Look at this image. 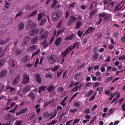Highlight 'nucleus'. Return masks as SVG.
Returning <instances> with one entry per match:
<instances>
[{"label": "nucleus", "instance_id": "obj_1", "mask_svg": "<svg viewBox=\"0 0 125 125\" xmlns=\"http://www.w3.org/2000/svg\"><path fill=\"white\" fill-rule=\"evenodd\" d=\"M79 42H76L73 44V46H70L69 47L66 48L62 53H61V56L62 58H65L67 55H68V53H70L73 49H74V48H79Z\"/></svg>", "mask_w": 125, "mask_h": 125}, {"label": "nucleus", "instance_id": "obj_2", "mask_svg": "<svg viewBox=\"0 0 125 125\" xmlns=\"http://www.w3.org/2000/svg\"><path fill=\"white\" fill-rule=\"evenodd\" d=\"M62 16V12L61 11H54L51 15V18L53 21L56 22Z\"/></svg>", "mask_w": 125, "mask_h": 125}, {"label": "nucleus", "instance_id": "obj_3", "mask_svg": "<svg viewBox=\"0 0 125 125\" xmlns=\"http://www.w3.org/2000/svg\"><path fill=\"white\" fill-rule=\"evenodd\" d=\"M30 83V76H29V74L26 72L23 74V79L22 80L23 84H27Z\"/></svg>", "mask_w": 125, "mask_h": 125}, {"label": "nucleus", "instance_id": "obj_4", "mask_svg": "<svg viewBox=\"0 0 125 125\" xmlns=\"http://www.w3.org/2000/svg\"><path fill=\"white\" fill-rule=\"evenodd\" d=\"M115 9L116 10H124L125 9V1L122 0L119 4L116 6Z\"/></svg>", "mask_w": 125, "mask_h": 125}, {"label": "nucleus", "instance_id": "obj_5", "mask_svg": "<svg viewBox=\"0 0 125 125\" xmlns=\"http://www.w3.org/2000/svg\"><path fill=\"white\" fill-rule=\"evenodd\" d=\"M20 82V75L18 74L13 80L12 82V85L13 86H15V85H17Z\"/></svg>", "mask_w": 125, "mask_h": 125}, {"label": "nucleus", "instance_id": "obj_6", "mask_svg": "<svg viewBox=\"0 0 125 125\" xmlns=\"http://www.w3.org/2000/svg\"><path fill=\"white\" fill-rule=\"evenodd\" d=\"M30 39L31 38L30 37L26 36L23 40L24 42L21 43V46L24 47L28 45V44H29V42H30Z\"/></svg>", "mask_w": 125, "mask_h": 125}, {"label": "nucleus", "instance_id": "obj_7", "mask_svg": "<svg viewBox=\"0 0 125 125\" xmlns=\"http://www.w3.org/2000/svg\"><path fill=\"white\" fill-rule=\"evenodd\" d=\"M77 18L75 16L72 15L70 16L69 22L68 23V26H71L72 23L76 22Z\"/></svg>", "mask_w": 125, "mask_h": 125}, {"label": "nucleus", "instance_id": "obj_8", "mask_svg": "<svg viewBox=\"0 0 125 125\" xmlns=\"http://www.w3.org/2000/svg\"><path fill=\"white\" fill-rule=\"evenodd\" d=\"M38 33H40V29L35 28L30 31V36H36Z\"/></svg>", "mask_w": 125, "mask_h": 125}, {"label": "nucleus", "instance_id": "obj_9", "mask_svg": "<svg viewBox=\"0 0 125 125\" xmlns=\"http://www.w3.org/2000/svg\"><path fill=\"white\" fill-rule=\"evenodd\" d=\"M26 111H28V108L21 109L20 111L17 112L16 115L17 117H19L20 115L26 114Z\"/></svg>", "mask_w": 125, "mask_h": 125}, {"label": "nucleus", "instance_id": "obj_10", "mask_svg": "<svg viewBox=\"0 0 125 125\" xmlns=\"http://www.w3.org/2000/svg\"><path fill=\"white\" fill-rule=\"evenodd\" d=\"M50 60L51 62V63H52V64H54V63H55V62H56V60H57V56H56V55L53 54L50 56Z\"/></svg>", "mask_w": 125, "mask_h": 125}, {"label": "nucleus", "instance_id": "obj_11", "mask_svg": "<svg viewBox=\"0 0 125 125\" xmlns=\"http://www.w3.org/2000/svg\"><path fill=\"white\" fill-rule=\"evenodd\" d=\"M62 38L61 37H59L57 39V40H56L54 44H55V45L56 46H59V45H60V44H61V42H62Z\"/></svg>", "mask_w": 125, "mask_h": 125}, {"label": "nucleus", "instance_id": "obj_12", "mask_svg": "<svg viewBox=\"0 0 125 125\" xmlns=\"http://www.w3.org/2000/svg\"><path fill=\"white\" fill-rule=\"evenodd\" d=\"M29 60H30V56H25L21 59V61L22 63H27V62H28V61H29Z\"/></svg>", "mask_w": 125, "mask_h": 125}, {"label": "nucleus", "instance_id": "obj_13", "mask_svg": "<svg viewBox=\"0 0 125 125\" xmlns=\"http://www.w3.org/2000/svg\"><path fill=\"white\" fill-rule=\"evenodd\" d=\"M28 96L31 98L32 101L36 100V93H33V92H30L28 94Z\"/></svg>", "mask_w": 125, "mask_h": 125}, {"label": "nucleus", "instance_id": "obj_14", "mask_svg": "<svg viewBox=\"0 0 125 125\" xmlns=\"http://www.w3.org/2000/svg\"><path fill=\"white\" fill-rule=\"evenodd\" d=\"M57 115V110L56 109L54 110V111L53 112H51L50 114H49V116H52L50 118V120H52V119H54L56 117Z\"/></svg>", "mask_w": 125, "mask_h": 125}, {"label": "nucleus", "instance_id": "obj_15", "mask_svg": "<svg viewBox=\"0 0 125 125\" xmlns=\"http://www.w3.org/2000/svg\"><path fill=\"white\" fill-rule=\"evenodd\" d=\"M31 88V87L30 86V85H26L23 89V93H27V92H29L30 91V89Z\"/></svg>", "mask_w": 125, "mask_h": 125}, {"label": "nucleus", "instance_id": "obj_16", "mask_svg": "<svg viewBox=\"0 0 125 125\" xmlns=\"http://www.w3.org/2000/svg\"><path fill=\"white\" fill-rule=\"evenodd\" d=\"M7 74V71L5 69H3L0 72V79L1 78H3V77H5L6 74Z\"/></svg>", "mask_w": 125, "mask_h": 125}, {"label": "nucleus", "instance_id": "obj_17", "mask_svg": "<svg viewBox=\"0 0 125 125\" xmlns=\"http://www.w3.org/2000/svg\"><path fill=\"white\" fill-rule=\"evenodd\" d=\"M36 81L38 83H42V78L40 74L38 73L36 75Z\"/></svg>", "mask_w": 125, "mask_h": 125}, {"label": "nucleus", "instance_id": "obj_18", "mask_svg": "<svg viewBox=\"0 0 125 125\" xmlns=\"http://www.w3.org/2000/svg\"><path fill=\"white\" fill-rule=\"evenodd\" d=\"M55 89V86H53V85H51L47 88V90L48 91V92H52Z\"/></svg>", "mask_w": 125, "mask_h": 125}, {"label": "nucleus", "instance_id": "obj_19", "mask_svg": "<svg viewBox=\"0 0 125 125\" xmlns=\"http://www.w3.org/2000/svg\"><path fill=\"white\" fill-rule=\"evenodd\" d=\"M37 6L36 5H33L32 6H30V5H27L25 7V10H32V9H34Z\"/></svg>", "mask_w": 125, "mask_h": 125}, {"label": "nucleus", "instance_id": "obj_20", "mask_svg": "<svg viewBox=\"0 0 125 125\" xmlns=\"http://www.w3.org/2000/svg\"><path fill=\"white\" fill-rule=\"evenodd\" d=\"M46 88V86H41L39 87L38 89L39 93L41 94L42 93V91H44Z\"/></svg>", "mask_w": 125, "mask_h": 125}, {"label": "nucleus", "instance_id": "obj_21", "mask_svg": "<svg viewBox=\"0 0 125 125\" xmlns=\"http://www.w3.org/2000/svg\"><path fill=\"white\" fill-rule=\"evenodd\" d=\"M48 36V32L46 31L44 32L42 35H41L40 40H42L43 39H46V38H47Z\"/></svg>", "mask_w": 125, "mask_h": 125}, {"label": "nucleus", "instance_id": "obj_22", "mask_svg": "<svg viewBox=\"0 0 125 125\" xmlns=\"http://www.w3.org/2000/svg\"><path fill=\"white\" fill-rule=\"evenodd\" d=\"M96 12H97V10H96V9H94L93 10H92L89 14V19H91L92 17H93V16L96 14Z\"/></svg>", "mask_w": 125, "mask_h": 125}, {"label": "nucleus", "instance_id": "obj_23", "mask_svg": "<svg viewBox=\"0 0 125 125\" xmlns=\"http://www.w3.org/2000/svg\"><path fill=\"white\" fill-rule=\"evenodd\" d=\"M74 37H75L74 34H71V35H69L65 38V40L67 41V42H69V40L72 41V40L74 39Z\"/></svg>", "mask_w": 125, "mask_h": 125}, {"label": "nucleus", "instance_id": "obj_24", "mask_svg": "<svg viewBox=\"0 0 125 125\" xmlns=\"http://www.w3.org/2000/svg\"><path fill=\"white\" fill-rule=\"evenodd\" d=\"M38 36H36V37L31 39L32 44H35L37 43V42H38Z\"/></svg>", "mask_w": 125, "mask_h": 125}, {"label": "nucleus", "instance_id": "obj_25", "mask_svg": "<svg viewBox=\"0 0 125 125\" xmlns=\"http://www.w3.org/2000/svg\"><path fill=\"white\" fill-rule=\"evenodd\" d=\"M94 28L92 26L89 27L86 31L85 32L84 34H89V33H91L92 31H93Z\"/></svg>", "mask_w": 125, "mask_h": 125}, {"label": "nucleus", "instance_id": "obj_26", "mask_svg": "<svg viewBox=\"0 0 125 125\" xmlns=\"http://www.w3.org/2000/svg\"><path fill=\"white\" fill-rule=\"evenodd\" d=\"M114 79H115V77L114 76H111L110 77H108L107 78H106L104 82L106 83H110V82L112 81V80H114Z\"/></svg>", "mask_w": 125, "mask_h": 125}, {"label": "nucleus", "instance_id": "obj_27", "mask_svg": "<svg viewBox=\"0 0 125 125\" xmlns=\"http://www.w3.org/2000/svg\"><path fill=\"white\" fill-rule=\"evenodd\" d=\"M82 22H81L80 21H78L76 23V26L75 27V29H80V28H81L82 26Z\"/></svg>", "mask_w": 125, "mask_h": 125}, {"label": "nucleus", "instance_id": "obj_28", "mask_svg": "<svg viewBox=\"0 0 125 125\" xmlns=\"http://www.w3.org/2000/svg\"><path fill=\"white\" fill-rule=\"evenodd\" d=\"M93 57L94 58L93 60L96 61V60L98 59V57H99V54L97 53H94V54L93 55Z\"/></svg>", "mask_w": 125, "mask_h": 125}, {"label": "nucleus", "instance_id": "obj_29", "mask_svg": "<svg viewBox=\"0 0 125 125\" xmlns=\"http://www.w3.org/2000/svg\"><path fill=\"white\" fill-rule=\"evenodd\" d=\"M18 28L20 31H22V30L24 29V23H20L19 24Z\"/></svg>", "mask_w": 125, "mask_h": 125}, {"label": "nucleus", "instance_id": "obj_30", "mask_svg": "<svg viewBox=\"0 0 125 125\" xmlns=\"http://www.w3.org/2000/svg\"><path fill=\"white\" fill-rule=\"evenodd\" d=\"M109 18H111V15L110 14L106 15L105 16H104V18L103 20V22H106V20H108Z\"/></svg>", "mask_w": 125, "mask_h": 125}, {"label": "nucleus", "instance_id": "obj_31", "mask_svg": "<svg viewBox=\"0 0 125 125\" xmlns=\"http://www.w3.org/2000/svg\"><path fill=\"white\" fill-rule=\"evenodd\" d=\"M5 63V61L4 60V59H1L0 60V68H1L4 65V63Z\"/></svg>", "mask_w": 125, "mask_h": 125}, {"label": "nucleus", "instance_id": "obj_32", "mask_svg": "<svg viewBox=\"0 0 125 125\" xmlns=\"http://www.w3.org/2000/svg\"><path fill=\"white\" fill-rule=\"evenodd\" d=\"M37 47H38V45H33L30 46L29 48H28V50H36V49H37Z\"/></svg>", "mask_w": 125, "mask_h": 125}, {"label": "nucleus", "instance_id": "obj_33", "mask_svg": "<svg viewBox=\"0 0 125 125\" xmlns=\"http://www.w3.org/2000/svg\"><path fill=\"white\" fill-rule=\"evenodd\" d=\"M46 21H47V20H46V19H45V18L42 19L40 23V25L42 26V25H44V23H45V22H46Z\"/></svg>", "mask_w": 125, "mask_h": 125}, {"label": "nucleus", "instance_id": "obj_34", "mask_svg": "<svg viewBox=\"0 0 125 125\" xmlns=\"http://www.w3.org/2000/svg\"><path fill=\"white\" fill-rule=\"evenodd\" d=\"M38 12V10L35 11L34 12H32L30 15L28 16V18H30V17L36 16L37 13Z\"/></svg>", "mask_w": 125, "mask_h": 125}, {"label": "nucleus", "instance_id": "obj_35", "mask_svg": "<svg viewBox=\"0 0 125 125\" xmlns=\"http://www.w3.org/2000/svg\"><path fill=\"white\" fill-rule=\"evenodd\" d=\"M7 90L10 89V92H12V91H14L15 90V88L12 87L10 86H8L6 87Z\"/></svg>", "mask_w": 125, "mask_h": 125}, {"label": "nucleus", "instance_id": "obj_36", "mask_svg": "<svg viewBox=\"0 0 125 125\" xmlns=\"http://www.w3.org/2000/svg\"><path fill=\"white\" fill-rule=\"evenodd\" d=\"M33 21L32 20H29L27 22V28H29V29L31 28L32 24H33Z\"/></svg>", "mask_w": 125, "mask_h": 125}, {"label": "nucleus", "instance_id": "obj_37", "mask_svg": "<svg viewBox=\"0 0 125 125\" xmlns=\"http://www.w3.org/2000/svg\"><path fill=\"white\" fill-rule=\"evenodd\" d=\"M43 14H44V13H43L42 14H38V21H41L42 20Z\"/></svg>", "mask_w": 125, "mask_h": 125}, {"label": "nucleus", "instance_id": "obj_38", "mask_svg": "<svg viewBox=\"0 0 125 125\" xmlns=\"http://www.w3.org/2000/svg\"><path fill=\"white\" fill-rule=\"evenodd\" d=\"M41 51V49H37V50L32 54V57H34L35 55H37V54H39L40 53V52Z\"/></svg>", "mask_w": 125, "mask_h": 125}, {"label": "nucleus", "instance_id": "obj_39", "mask_svg": "<svg viewBox=\"0 0 125 125\" xmlns=\"http://www.w3.org/2000/svg\"><path fill=\"white\" fill-rule=\"evenodd\" d=\"M76 4H77V2H73L72 3L69 4V8L75 7V6H76Z\"/></svg>", "mask_w": 125, "mask_h": 125}, {"label": "nucleus", "instance_id": "obj_40", "mask_svg": "<svg viewBox=\"0 0 125 125\" xmlns=\"http://www.w3.org/2000/svg\"><path fill=\"white\" fill-rule=\"evenodd\" d=\"M64 91V88L63 87H60L58 88V92H61L62 93Z\"/></svg>", "mask_w": 125, "mask_h": 125}, {"label": "nucleus", "instance_id": "obj_41", "mask_svg": "<svg viewBox=\"0 0 125 125\" xmlns=\"http://www.w3.org/2000/svg\"><path fill=\"white\" fill-rule=\"evenodd\" d=\"M98 49H99V47L98 46L94 47L93 50L94 53H97V52H98Z\"/></svg>", "mask_w": 125, "mask_h": 125}, {"label": "nucleus", "instance_id": "obj_42", "mask_svg": "<svg viewBox=\"0 0 125 125\" xmlns=\"http://www.w3.org/2000/svg\"><path fill=\"white\" fill-rule=\"evenodd\" d=\"M22 13H23L22 11H21L19 13H18L16 15V19H17L18 17H20V16L22 15Z\"/></svg>", "mask_w": 125, "mask_h": 125}, {"label": "nucleus", "instance_id": "obj_43", "mask_svg": "<svg viewBox=\"0 0 125 125\" xmlns=\"http://www.w3.org/2000/svg\"><path fill=\"white\" fill-rule=\"evenodd\" d=\"M21 52H22L20 50H19V49H17L15 51V54H16V55H19V54H21Z\"/></svg>", "mask_w": 125, "mask_h": 125}, {"label": "nucleus", "instance_id": "obj_44", "mask_svg": "<svg viewBox=\"0 0 125 125\" xmlns=\"http://www.w3.org/2000/svg\"><path fill=\"white\" fill-rule=\"evenodd\" d=\"M97 91H99V94H100L101 93V92H102V91H103V88H102V87H98L97 88Z\"/></svg>", "mask_w": 125, "mask_h": 125}, {"label": "nucleus", "instance_id": "obj_45", "mask_svg": "<svg viewBox=\"0 0 125 125\" xmlns=\"http://www.w3.org/2000/svg\"><path fill=\"white\" fill-rule=\"evenodd\" d=\"M22 124V121L17 120L15 123V125H21Z\"/></svg>", "mask_w": 125, "mask_h": 125}, {"label": "nucleus", "instance_id": "obj_46", "mask_svg": "<svg viewBox=\"0 0 125 125\" xmlns=\"http://www.w3.org/2000/svg\"><path fill=\"white\" fill-rule=\"evenodd\" d=\"M80 76H81V74H80V73H76L74 75V79L78 80V79H79V78H80Z\"/></svg>", "mask_w": 125, "mask_h": 125}, {"label": "nucleus", "instance_id": "obj_47", "mask_svg": "<svg viewBox=\"0 0 125 125\" xmlns=\"http://www.w3.org/2000/svg\"><path fill=\"white\" fill-rule=\"evenodd\" d=\"M64 31H65V29L59 30L57 32V36H59L60 34H61V33H63V32H64Z\"/></svg>", "mask_w": 125, "mask_h": 125}, {"label": "nucleus", "instance_id": "obj_48", "mask_svg": "<svg viewBox=\"0 0 125 125\" xmlns=\"http://www.w3.org/2000/svg\"><path fill=\"white\" fill-rule=\"evenodd\" d=\"M124 59L125 60V55H123L119 58V61H122V60H124Z\"/></svg>", "mask_w": 125, "mask_h": 125}, {"label": "nucleus", "instance_id": "obj_49", "mask_svg": "<svg viewBox=\"0 0 125 125\" xmlns=\"http://www.w3.org/2000/svg\"><path fill=\"white\" fill-rule=\"evenodd\" d=\"M78 89H79V86H75L73 88L72 90H71V91H74L75 92H76V91H78Z\"/></svg>", "mask_w": 125, "mask_h": 125}, {"label": "nucleus", "instance_id": "obj_50", "mask_svg": "<svg viewBox=\"0 0 125 125\" xmlns=\"http://www.w3.org/2000/svg\"><path fill=\"white\" fill-rule=\"evenodd\" d=\"M58 2L57 0H53V5H52V7H55V5Z\"/></svg>", "mask_w": 125, "mask_h": 125}, {"label": "nucleus", "instance_id": "obj_51", "mask_svg": "<svg viewBox=\"0 0 125 125\" xmlns=\"http://www.w3.org/2000/svg\"><path fill=\"white\" fill-rule=\"evenodd\" d=\"M45 78H52L51 76V74L50 73H48L45 74Z\"/></svg>", "mask_w": 125, "mask_h": 125}, {"label": "nucleus", "instance_id": "obj_52", "mask_svg": "<svg viewBox=\"0 0 125 125\" xmlns=\"http://www.w3.org/2000/svg\"><path fill=\"white\" fill-rule=\"evenodd\" d=\"M37 26H38V25L36 23H32L30 28L31 29H35V28H36Z\"/></svg>", "mask_w": 125, "mask_h": 125}, {"label": "nucleus", "instance_id": "obj_53", "mask_svg": "<svg viewBox=\"0 0 125 125\" xmlns=\"http://www.w3.org/2000/svg\"><path fill=\"white\" fill-rule=\"evenodd\" d=\"M80 120L79 119H76L74 120V122L73 123V125H76V124L79 123L80 122Z\"/></svg>", "mask_w": 125, "mask_h": 125}, {"label": "nucleus", "instance_id": "obj_54", "mask_svg": "<svg viewBox=\"0 0 125 125\" xmlns=\"http://www.w3.org/2000/svg\"><path fill=\"white\" fill-rule=\"evenodd\" d=\"M99 17H105L106 16V14L104 13H100L99 15Z\"/></svg>", "mask_w": 125, "mask_h": 125}, {"label": "nucleus", "instance_id": "obj_55", "mask_svg": "<svg viewBox=\"0 0 125 125\" xmlns=\"http://www.w3.org/2000/svg\"><path fill=\"white\" fill-rule=\"evenodd\" d=\"M39 62H40V59L38 58H37L35 62V63L34 64L35 67H36V66H37V65L39 64Z\"/></svg>", "mask_w": 125, "mask_h": 125}, {"label": "nucleus", "instance_id": "obj_56", "mask_svg": "<svg viewBox=\"0 0 125 125\" xmlns=\"http://www.w3.org/2000/svg\"><path fill=\"white\" fill-rule=\"evenodd\" d=\"M113 38H118V32L115 31L113 33Z\"/></svg>", "mask_w": 125, "mask_h": 125}, {"label": "nucleus", "instance_id": "obj_57", "mask_svg": "<svg viewBox=\"0 0 125 125\" xmlns=\"http://www.w3.org/2000/svg\"><path fill=\"white\" fill-rule=\"evenodd\" d=\"M93 92H94V91H93V90H90L88 92V96H90V95H91V94H93Z\"/></svg>", "mask_w": 125, "mask_h": 125}, {"label": "nucleus", "instance_id": "obj_58", "mask_svg": "<svg viewBox=\"0 0 125 125\" xmlns=\"http://www.w3.org/2000/svg\"><path fill=\"white\" fill-rule=\"evenodd\" d=\"M113 67L109 66L107 67L106 72H110V70H112Z\"/></svg>", "mask_w": 125, "mask_h": 125}, {"label": "nucleus", "instance_id": "obj_59", "mask_svg": "<svg viewBox=\"0 0 125 125\" xmlns=\"http://www.w3.org/2000/svg\"><path fill=\"white\" fill-rule=\"evenodd\" d=\"M80 105L81 104H80V103L78 102H76L74 103V106H75V107H80Z\"/></svg>", "mask_w": 125, "mask_h": 125}, {"label": "nucleus", "instance_id": "obj_60", "mask_svg": "<svg viewBox=\"0 0 125 125\" xmlns=\"http://www.w3.org/2000/svg\"><path fill=\"white\" fill-rule=\"evenodd\" d=\"M77 35H78V37H79V38H81V37H82V35H83V33H82V32H81V31H78V32L77 33Z\"/></svg>", "mask_w": 125, "mask_h": 125}, {"label": "nucleus", "instance_id": "obj_61", "mask_svg": "<svg viewBox=\"0 0 125 125\" xmlns=\"http://www.w3.org/2000/svg\"><path fill=\"white\" fill-rule=\"evenodd\" d=\"M5 86L4 85H2L0 87V93L2 92V90L4 89Z\"/></svg>", "mask_w": 125, "mask_h": 125}, {"label": "nucleus", "instance_id": "obj_62", "mask_svg": "<svg viewBox=\"0 0 125 125\" xmlns=\"http://www.w3.org/2000/svg\"><path fill=\"white\" fill-rule=\"evenodd\" d=\"M84 113H85V114H89V113H90V111H89V109H86L84 110Z\"/></svg>", "mask_w": 125, "mask_h": 125}, {"label": "nucleus", "instance_id": "obj_63", "mask_svg": "<svg viewBox=\"0 0 125 125\" xmlns=\"http://www.w3.org/2000/svg\"><path fill=\"white\" fill-rule=\"evenodd\" d=\"M0 44H5V42L3 40H0Z\"/></svg>", "mask_w": 125, "mask_h": 125}, {"label": "nucleus", "instance_id": "obj_64", "mask_svg": "<svg viewBox=\"0 0 125 125\" xmlns=\"http://www.w3.org/2000/svg\"><path fill=\"white\" fill-rule=\"evenodd\" d=\"M95 74L96 77H99L100 75H101V73L100 72V71H97Z\"/></svg>", "mask_w": 125, "mask_h": 125}]
</instances>
